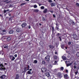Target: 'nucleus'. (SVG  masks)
<instances>
[{
  "instance_id": "obj_1",
  "label": "nucleus",
  "mask_w": 79,
  "mask_h": 79,
  "mask_svg": "<svg viewBox=\"0 0 79 79\" xmlns=\"http://www.w3.org/2000/svg\"><path fill=\"white\" fill-rule=\"evenodd\" d=\"M6 69L4 67V66L2 64H0V70L1 71H5Z\"/></svg>"
},
{
  "instance_id": "obj_2",
  "label": "nucleus",
  "mask_w": 79,
  "mask_h": 79,
  "mask_svg": "<svg viewBox=\"0 0 79 79\" xmlns=\"http://www.w3.org/2000/svg\"><path fill=\"white\" fill-rule=\"evenodd\" d=\"M45 60L47 61H50V56L49 55L45 57Z\"/></svg>"
},
{
  "instance_id": "obj_3",
  "label": "nucleus",
  "mask_w": 79,
  "mask_h": 79,
  "mask_svg": "<svg viewBox=\"0 0 79 79\" xmlns=\"http://www.w3.org/2000/svg\"><path fill=\"white\" fill-rule=\"evenodd\" d=\"M65 63L66 65V66L67 67L69 66V60H67L65 61Z\"/></svg>"
},
{
  "instance_id": "obj_4",
  "label": "nucleus",
  "mask_w": 79,
  "mask_h": 79,
  "mask_svg": "<svg viewBox=\"0 0 79 79\" xmlns=\"http://www.w3.org/2000/svg\"><path fill=\"white\" fill-rule=\"evenodd\" d=\"M71 37L73 39H76V38L77 37V36L75 34H73L71 35Z\"/></svg>"
},
{
  "instance_id": "obj_5",
  "label": "nucleus",
  "mask_w": 79,
  "mask_h": 79,
  "mask_svg": "<svg viewBox=\"0 0 79 79\" xmlns=\"http://www.w3.org/2000/svg\"><path fill=\"white\" fill-rule=\"evenodd\" d=\"M71 65H72V66H74V65H75V64L74 61H72L71 63H69V66H71Z\"/></svg>"
},
{
  "instance_id": "obj_6",
  "label": "nucleus",
  "mask_w": 79,
  "mask_h": 79,
  "mask_svg": "<svg viewBox=\"0 0 79 79\" xmlns=\"http://www.w3.org/2000/svg\"><path fill=\"white\" fill-rule=\"evenodd\" d=\"M57 76L60 78L61 77V73H58L57 74Z\"/></svg>"
},
{
  "instance_id": "obj_7",
  "label": "nucleus",
  "mask_w": 79,
  "mask_h": 79,
  "mask_svg": "<svg viewBox=\"0 0 79 79\" xmlns=\"http://www.w3.org/2000/svg\"><path fill=\"white\" fill-rule=\"evenodd\" d=\"M16 31L17 32H21V29L19 28H17L16 29Z\"/></svg>"
},
{
  "instance_id": "obj_8",
  "label": "nucleus",
  "mask_w": 79,
  "mask_h": 79,
  "mask_svg": "<svg viewBox=\"0 0 79 79\" xmlns=\"http://www.w3.org/2000/svg\"><path fill=\"white\" fill-rule=\"evenodd\" d=\"M42 69H43V72H46V71H47V68H42Z\"/></svg>"
},
{
  "instance_id": "obj_9",
  "label": "nucleus",
  "mask_w": 79,
  "mask_h": 79,
  "mask_svg": "<svg viewBox=\"0 0 79 79\" xmlns=\"http://www.w3.org/2000/svg\"><path fill=\"white\" fill-rule=\"evenodd\" d=\"M0 77L1 79H5V78L6 77V76H5V75H4L2 76H1Z\"/></svg>"
},
{
  "instance_id": "obj_10",
  "label": "nucleus",
  "mask_w": 79,
  "mask_h": 79,
  "mask_svg": "<svg viewBox=\"0 0 79 79\" xmlns=\"http://www.w3.org/2000/svg\"><path fill=\"white\" fill-rule=\"evenodd\" d=\"M26 26V23H23L22 24V27H24Z\"/></svg>"
},
{
  "instance_id": "obj_11",
  "label": "nucleus",
  "mask_w": 79,
  "mask_h": 79,
  "mask_svg": "<svg viewBox=\"0 0 79 79\" xmlns=\"http://www.w3.org/2000/svg\"><path fill=\"white\" fill-rule=\"evenodd\" d=\"M64 77L65 79H68V78H69V77H68V76L67 75V74L64 75Z\"/></svg>"
},
{
  "instance_id": "obj_12",
  "label": "nucleus",
  "mask_w": 79,
  "mask_h": 79,
  "mask_svg": "<svg viewBox=\"0 0 79 79\" xmlns=\"http://www.w3.org/2000/svg\"><path fill=\"white\" fill-rule=\"evenodd\" d=\"M48 10L47 9H45L43 11L44 13H46L47 12Z\"/></svg>"
},
{
  "instance_id": "obj_13",
  "label": "nucleus",
  "mask_w": 79,
  "mask_h": 79,
  "mask_svg": "<svg viewBox=\"0 0 79 79\" xmlns=\"http://www.w3.org/2000/svg\"><path fill=\"white\" fill-rule=\"evenodd\" d=\"M71 24L72 26H75V25H76V23H75L73 21L71 22Z\"/></svg>"
},
{
  "instance_id": "obj_14",
  "label": "nucleus",
  "mask_w": 79,
  "mask_h": 79,
  "mask_svg": "<svg viewBox=\"0 0 79 79\" xmlns=\"http://www.w3.org/2000/svg\"><path fill=\"white\" fill-rule=\"evenodd\" d=\"M13 32H14V31L13 30H11L9 31V33L10 34H13Z\"/></svg>"
},
{
  "instance_id": "obj_15",
  "label": "nucleus",
  "mask_w": 79,
  "mask_h": 79,
  "mask_svg": "<svg viewBox=\"0 0 79 79\" xmlns=\"http://www.w3.org/2000/svg\"><path fill=\"white\" fill-rule=\"evenodd\" d=\"M49 48H51V49L53 48H54V46H53L52 45H49Z\"/></svg>"
},
{
  "instance_id": "obj_16",
  "label": "nucleus",
  "mask_w": 79,
  "mask_h": 79,
  "mask_svg": "<svg viewBox=\"0 0 79 79\" xmlns=\"http://www.w3.org/2000/svg\"><path fill=\"white\" fill-rule=\"evenodd\" d=\"M55 5V2H53L51 3V6H54Z\"/></svg>"
},
{
  "instance_id": "obj_17",
  "label": "nucleus",
  "mask_w": 79,
  "mask_h": 79,
  "mask_svg": "<svg viewBox=\"0 0 79 79\" xmlns=\"http://www.w3.org/2000/svg\"><path fill=\"white\" fill-rule=\"evenodd\" d=\"M46 75L47 76V77H49L50 76V74L49 73H46Z\"/></svg>"
},
{
  "instance_id": "obj_18",
  "label": "nucleus",
  "mask_w": 79,
  "mask_h": 79,
  "mask_svg": "<svg viewBox=\"0 0 79 79\" xmlns=\"http://www.w3.org/2000/svg\"><path fill=\"white\" fill-rule=\"evenodd\" d=\"M62 59H63L64 60H66V57L64 56H62Z\"/></svg>"
},
{
  "instance_id": "obj_19",
  "label": "nucleus",
  "mask_w": 79,
  "mask_h": 79,
  "mask_svg": "<svg viewBox=\"0 0 79 79\" xmlns=\"http://www.w3.org/2000/svg\"><path fill=\"white\" fill-rule=\"evenodd\" d=\"M8 45H5L4 47V48H8Z\"/></svg>"
},
{
  "instance_id": "obj_20",
  "label": "nucleus",
  "mask_w": 79,
  "mask_h": 79,
  "mask_svg": "<svg viewBox=\"0 0 79 79\" xmlns=\"http://www.w3.org/2000/svg\"><path fill=\"white\" fill-rule=\"evenodd\" d=\"M42 20L43 21H47V19H45L44 17H43Z\"/></svg>"
},
{
  "instance_id": "obj_21",
  "label": "nucleus",
  "mask_w": 79,
  "mask_h": 79,
  "mask_svg": "<svg viewBox=\"0 0 79 79\" xmlns=\"http://www.w3.org/2000/svg\"><path fill=\"white\" fill-rule=\"evenodd\" d=\"M7 41H10V40H11V38H10V37H8L7 38Z\"/></svg>"
},
{
  "instance_id": "obj_22",
  "label": "nucleus",
  "mask_w": 79,
  "mask_h": 79,
  "mask_svg": "<svg viewBox=\"0 0 79 79\" xmlns=\"http://www.w3.org/2000/svg\"><path fill=\"white\" fill-rule=\"evenodd\" d=\"M33 63H35V64H37V61L36 60H35L34 61Z\"/></svg>"
},
{
  "instance_id": "obj_23",
  "label": "nucleus",
  "mask_w": 79,
  "mask_h": 79,
  "mask_svg": "<svg viewBox=\"0 0 79 79\" xmlns=\"http://www.w3.org/2000/svg\"><path fill=\"white\" fill-rule=\"evenodd\" d=\"M39 11V10H37V9H35L34 10V12H35L36 13H37V12H38Z\"/></svg>"
},
{
  "instance_id": "obj_24",
  "label": "nucleus",
  "mask_w": 79,
  "mask_h": 79,
  "mask_svg": "<svg viewBox=\"0 0 79 79\" xmlns=\"http://www.w3.org/2000/svg\"><path fill=\"white\" fill-rule=\"evenodd\" d=\"M27 73L28 74H31V72L30 71H28L27 72Z\"/></svg>"
},
{
  "instance_id": "obj_25",
  "label": "nucleus",
  "mask_w": 79,
  "mask_h": 79,
  "mask_svg": "<svg viewBox=\"0 0 79 79\" xmlns=\"http://www.w3.org/2000/svg\"><path fill=\"white\" fill-rule=\"evenodd\" d=\"M61 47L63 49L64 48V46L63 45H61Z\"/></svg>"
},
{
  "instance_id": "obj_26",
  "label": "nucleus",
  "mask_w": 79,
  "mask_h": 79,
  "mask_svg": "<svg viewBox=\"0 0 79 79\" xmlns=\"http://www.w3.org/2000/svg\"><path fill=\"white\" fill-rule=\"evenodd\" d=\"M42 64H45V62L44 61H42Z\"/></svg>"
},
{
  "instance_id": "obj_27",
  "label": "nucleus",
  "mask_w": 79,
  "mask_h": 79,
  "mask_svg": "<svg viewBox=\"0 0 79 79\" xmlns=\"http://www.w3.org/2000/svg\"><path fill=\"white\" fill-rule=\"evenodd\" d=\"M2 39L4 40L5 39H6V36H3L2 38Z\"/></svg>"
},
{
  "instance_id": "obj_28",
  "label": "nucleus",
  "mask_w": 79,
  "mask_h": 79,
  "mask_svg": "<svg viewBox=\"0 0 79 79\" xmlns=\"http://www.w3.org/2000/svg\"><path fill=\"white\" fill-rule=\"evenodd\" d=\"M15 59V57L13 56L12 59V61H13Z\"/></svg>"
},
{
  "instance_id": "obj_29",
  "label": "nucleus",
  "mask_w": 79,
  "mask_h": 79,
  "mask_svg": "<svg viewBox=\"0 0 79 79\" xmlns=\"http://www.w3.org/2000/svg\"><path fill=\"white\" fill-rule=\"evenodd\" d=\"M76 5L77 6H79V4L78 3H76Z\"/></svg>"
},
{
  "instance_id": "obj_30",
  "label": "nucleus",
  "mask_w": 79,
  "mask_h": 79,
  "mask_svg": "<svg viewBox=\"0 0 79 79\" xmlns=\"http://www.w3.org/2000/svg\"><path fill=\"white\" fill-rule=\"evenodd\" d=\"M57 63V61H55L54 62V63L53 64H54V65L56 64Z\"/></svg>"
},
{
  "instance_id": "obj_31",
  "label": "nucleus",
  "mask_w": 79,
  "mask_h": 79,
  "mask_svg": "<svg viewBox=\"0 0 79 79\" xmlns=\"http://www.w3.org/2000/svg\"><path fill=\"white\" fill-rule=\"evenodd\" d=\"M41 9L42 10H44V6H42L41 7Z\"/></svg>"
},
{
  "instance_id": "obj_32",
  "label": "nucleus",
  "mask_w": 79,
  "mask_h": 79,
  "mask_svg": "<svg viewBox=\"0 0 79 79\" xmlns=\"http://www.w3.org/2000/svg\"><path fill=\"white\" fill-rule=\"evenodd\" d=\"M5 2L6 3H8L9 2H8V0H6Z\"/></svg>"
},
{
  "instance_id": "obj_33",
  "label": "nucleus",
  "mask_w": 79,
  "mask_h": 79,
  "mask_svg": "<svg viewBox=\"0 0 79 79\" xmlns=\"http://www.w3.org/2000/svg\"><path fill=\"white\" fill-rule=\"evenodd\" d=\"M77 73H78V72H77H77H75V75H77Z\"/></svg>"
},
{
  "instance_id": "obj_34",
  "label": "nucleus",
  "mask_w": 79,
  "mask_h": 79,
  "mask_svg": "<svg viewBox=\"0 0 79 79\" xmlns=\"http://www.w3.org/2000/svg\"><path fill=\"white\" fill-rule=\"evenodd\" d=\"M60 69L61 70H63V69H64V68L63 67H61L60 68Z\"/></svg>"
},
{
  "instance_id": "obj_35",
  "label": "nucleus",
  "mask_w": 79,
  "mask_h": 79,
  "mask_svg": "<svg viewBox=\"0 0 79 79\" xmlns=\"http://www.w3.org/2000/svg\"><path fill=\"white\" fill-rule=\"evenodd\" d=\"M34 8H37V5H35L34 6Z\"/></svg>"
},
{
  "instance_id": "obj_36",
  "label": "nucleus",
  "mask_w": 79,
  "mask_h": 79,
  "mask_svg": "<svg viewBox=\"0 0 79 79\" xmlns=\"http://www.w3.org/2000/svg\"><path fill=\"white\" fill-rule=\"evenodd\" d=\"M74 69H76V68H77V67L76 65H74L73 66Z\"/></svg>"
},
{
  "instance_id": "obj_37",
  "label": "nucleus",
  "mask_w": 79,
  "mask_h": 79,
  "mask_svg": "<svg viewBox=\"0 0 79 79\" xmlns=\"http://www.w3.org/2000/svg\"><path fill=\"white\" fill-rule=\"evenodd\" d=\"M54 58L55 59H56V58H57V56H54Z\"/></svg>"
},
{
  "instance_id": "obj_38",
  "label": "nucleus",
  "mask_w": 79,
  "mask_h": 79,
  "mask_svg": "<svg viewBox=\"0 0 79 79\" xmlns=\"http://www.w3.org/2000/svg\"><path fill=\"white\" fill-rule=\"evenodd\" d=\"M75 63V65H77V62H74Z\"/></svg>"
},
{
  "instance_id": "obj_39",
  "label": "nucleus",
  "mask_w": 79,
  "mask_h": 79,
  "mask_svg": "<svg viewBox=\"0 0 79 79\" xmlns=\"http://www.w3.org/2000/svg\"><path fill=\"white\" fill-rule=\"evenodd\" d=\"M66 52L67 53H69V51H66Z\"/></svg>"
},
{
  "instance_id": "obj_40",
  "label": "nucleus",
  "mask_w": 79,
  "mask_h": 79,
  "mask_svg": "<svg viewBox=\"0 0 79 79\" xmlns=\"http://www.w3.org/2000/svg\"><path fill=\"white\" fill-rule=\"evenodd\" d=\"M52 0H48V2H49V3H51V2H52Z\"/></svg>"
},
{
  "instance_id": "obj_41",
  "label": "nucleus",
  "mask_w": 79,
  "mask_h": 79,
  "mask_svg": "<svg viewBox=\"0 0 79 79\" xmlns=\"http://www.w3.org/2000/svg\"><path fill=\"white\" fill-rule=\"evenodd\" d=\"M49 67L51 68L52 67V66L51 65H49Z\"/></svg>"
},
{
  "instance_id": "obj_42",
  "label": "nucleus",
  "mask_w": 79,
  "mask_h": 79,
  "mask_svg": "<svg viewBox=\"0 0 79 79\" xmlns=\"http://www.w3.org/2000/svg\"><path fill=\"white\" fill-rule=\"evenodd\" d=\"M25 5V3H23L21 5V6H23V5Z\"/></svg>"
},
{
  "instance_id": "obj_43",
  "label": "nucleus",
  "mask_w": 79,
  "mask_h": 79,
  "mask_svg": "<svg viewBox=\"0 0 79 79\" xmlns=\"http://www.w3.org/2000/svg\"><path fill=\"white\" fill-rule=\"evenodd\" d=\"M4 12L5 13H6V10H4Z\"/></svg>"
},
{
  "instance_id": "obj_44",
  "label": "nucleus",
  "mask_w": 79,
  "mask_h": 79,
  "mask_svg": "<svg viewBox=\"0 0 79 79\" xmlns=\"http://www.w3.org/2000/svg\"><path fill=\"white\" fill-rule=\"evenodd\" d=\"M56 28L57 29V30H59V28H58V27H56Z\"/></svg>"
},
{
  "instance_id": "obj_45",
  "label": "nucleus",
  "mask_w": 79,
  "mask_h": 79,
  "mask_svg": "<svg viewBox=\"0 0 79 79\" xmlns=\"http://www.w3.org/2000/svg\"><path fill=\"white\" fill-rule=\"evenodd\" d=\"M14 56L16 57H17V54H15L14 55Z\"/></svg>"
},
{
  "instance_id": "obj_46",
  "label": "nucleus",
  "mask_w": 79,
  "mask_h": 79,
  "mask_svg": "<svg viewBox=\"0 0 79 79\" xmlns=\"http://www.w3.org/2000/svg\"><path fill=\"white\" fill-rule=\"evenodd\" d=\"M12 57H13L12 56H10V59H11V58H12Z\"/></svg>"
},
{
  "instance_id": "obj_47",
  "label": "nucleus",
  "mask_w": 79,
  "mask_h": 79,
  "mask_svg": "<svg viewBox=\"0 0 79 79\" xmlns=\"http://www.w3.org/2000/svg\"><path fill=\"white\" fill-rule=\"evenodd\" d=\"M2 32H6V30H2Z\"/></svg>"
},
{
  "instance_id": "obj_48",
  "label": "nucleus",
  "mask_w": 79,
  "mask_h": 79,
  "mask_svg": "<svg viewBox=\"0 0 79 79\" xmlns=\"http://www.w3.org/2000/svg\"><path fill=\"white\" fill-rule=\"evenodd\" d=\"M28 27L29 29H31V26H30L29 25V26H28Z\"/></svg>"
},
{
  "instance_id": "obj_49",
  "label": "nucleus",
  "mask_w": 79,
  "mask_h": 79,
  "mask_svg": "<svg viewBox=\"0 0 79 79\" xmlns=\"http://www.w3.org/2000/svg\"><path fill=\"white\" fill-rule=\"evenodd\" d=\"M53 16L54 18H55V15H53Z\"/></svg>"
},
{
  "instance_id": "obj_50",
  "label": "nucleus",
  "mask_w": 79,
  "mask_h": 79,
  "mask_svg": "<svg viewBox=\"0 0 79 79\" xmlns=\"http://www.w3.org/2000/svg\"><path fill=\"white\" fill-rule=\"evenodd\" d=\"M66 73H68V70H66Z\"/></svg>"
},
{
  "instance_id": "obj_51",
  "label": "nucleus",
  "mask_w": 79,
  "mask_h": 79,
  "mask_svg": "<svg viewBox=\"0 0 79 79\" xmlns=\"http://www.w3.org/2000/svg\"><path fill=\"white\" fill-rule=\"evenodd\" d=\"M10 11V10H6V12L7 11Z\"/></svg>"
},
{
  "instance_id": "obj_52",
  "label": "nucleus",
  "mask_w": 79,
  "mask_h": 79,
  "mask_svg": "<svg viewBox=\"0 0 79 79\" xmlns=\"http://www.w3.org/2000/svg\"><path fill=\"white\" fill-rule=\"evenodd\" d=\"M59 39H60V41H61V37H59Z\"/></svg>"
},
{
  "instance_id": "obj_53",
  "label": "nucleus",
  "mask_w": 79,
  "mask_h": 79,
  "mask_svg": "<svg viewBox=\"0 0 79 79\" xmlns=\"http://www.w3.org/2000/svg\"><path fill=\"white\" fill-rule=\"evenodd\" d=\"M32 71V69H29V71Z\"/></svg>"
},
{
  "instance_id": "obj_54",
  "label": "nucleus",
  "mask_w": 79,
  "mask_h": 79,
  "mask_svg": "<svg viewBox=\"0 0 79 79\" xmlns=\"http://www.w3.org/2000/svg\"><path fill=\"white\" fill-rule=\"evenodd\" d=\"M39 25L40 26H41L42 25V24L41 23H39Z\"/></svg>"
},
{
  "instance_id": "obj_55",
  "label": "nucleus",
  "mask_w": 79,
  "mask_h": 79,
  "mask_svg": "<svg viewBox=\"0 0 79 79\" xmlns=\"http://www.w3.org/2000/svg\"><path fill=\"white\" fill-rule=\"evenodd\" d=\"M25 1H27V2H29V0H25Z\"/></svg>"
},
{
  "instance_id": "obj_56",
  "label": "nucleus",
  "mask_w": 79,
  "mask_h": 79,
  "mask_svg": "<svg viewBox=\"0 0 79 79\" xmlns=\"http://www.w3.org/2000/svg\"><path fill=\"white\" fill-rule=\"evenodd\" d=\"M55 54H57V52H55Z\"/></svg>"
},
{
  "instance_id": "obj_57",
  "label": "nucleus",
  "mask_w": 79,
  "mask_h": 79,
  "mask_svg": "<svg viewBox=\"0 0 79 79\" xmlns=\"http://www.w3.org/2000/svg\"><path fill=\"white\" fill-rule=\"evenodd\" d=\"M50 12H51V13H53V12L52 11H51Z\"/></svg>"
},
{
  "instance_id": "obj_58",
  "label": "nucleus",
  "mask_w": 79,
  "mask_h": 79,
  "mask_svg": "<svg viewBox=\"0 0 79 79\" xmlns=\"http://www.w3.org/2000/svg\"><path fill=\"white\" fill-rule=\"evenodd\" d=\"M28 68H29V65L28 66Z\"/></svg>"
},
{
  "instance_id": "obj_59",
  "label": "nucleus",
  "mask_w": 79,
  "mask_h": 79,
  "mask_svg": "<svg viewBox=\"0 0 79 79\" xmlns=\"http://www.w3.org/2000/svg\"><path fill=\"white\" fill-rule=\"evenodd\" d=\"M52 29L53 30L54 29V28L53 27H52Z\"/></svg>"
},
{
  "instance_id": "obj_60",
  "label": "nucleus",
  "mask_w": 79,
  "mask_h": 79,
  "mask_svg": "<svg viewBox=\"0 0 79 79\" xmlns=\"http://www.w3.org/2000/svg\"><path fill=\"white\" fill-rule=\"evenodd\" d=\"M71 44V42H69V44L70 45Z\"/></svg>"
},
{
  "instance_id": "obj_61",
  "label": "nucleus",
  "mask_w": 79,
  "mask_h": 79,
  "mask_svg": "<svg viewBox=\"0 0 79 79\" xmlns=\"http://www.w3.org/2000/svg\"><path fill=\"white\" fill-rule=\"evenodd\" d=\"M5 65H6V63H5Z\"/></svg>"
},
{
  "instance_id": "obj_62",
  "label": "nucleus",
  "mask_w": 79,
  "mask_h": 79,
  "mask_svg": "<svg viewBox=\"0 0 79 79\" xmlns=\"http://www.w3.org/2000/svg\"><path fill=\"white\" fill-rule=\"evenodd\" d=\"M0 16H2V15H1V14H0Z\"/></svg>"
},
{
  "instance_id": "obj_63",
  "label": "nucleus",
  "mask_w": 79,
  "mask_h": 79,
  "mask_svg": "<svg viewBox=\"0 0 79 79\" xmlns=\"http://www.w3.org/2000/svg\"><path fill=\"white\" fill-rule=\"evenodd\" d=\"M65 48H66V49H67V47H66Z\"/></svg>"
},
{
  "instance_id": "obj_64",
  "label": "nucleus",
  "mask_w": 79,
  "mask_h": 79,
  "mask_svg": "<svg viewBox=\"0 0 79 79\" xmlns=\"http://www.w3.org/2000/svg\"><path fill=\"white\" fill-rule=\"evenodd\" d=\"M29 68H28V69H27V70H29Z\"/></svg>"
}]
</instances>
